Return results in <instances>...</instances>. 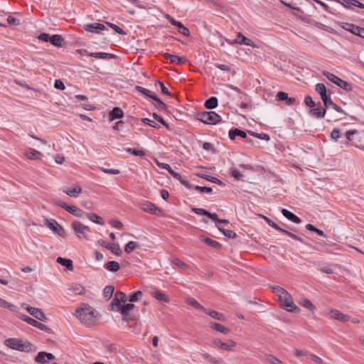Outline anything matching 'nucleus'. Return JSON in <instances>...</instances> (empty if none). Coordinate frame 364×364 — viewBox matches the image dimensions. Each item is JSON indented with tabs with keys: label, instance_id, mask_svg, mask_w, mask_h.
<instances>
[{
	"label": "nucleus",
	"instance_id": "nucleus-1",
	"mask_svg": "<svg viewBox=\"0 0 364 364\" xmlns=\"http://www.w3.org/2000/svg\"><path fill=\"white\" fill-rule=\"evenodd\" d=\"M75 312L80 321L87 326L93 325L97 321L96 311L88 305L76 309Z\"/></svg>",
	"mask_w": 364,
	"mask_h": 364
},
{
	"label": "nucleus",
	"instance_id": "nucleus-2",
	"mask_svg": "<svg viewBox=\"0 0 364 364\" xmlns=\"http://www.w3.org/2000/svg\"><path fill=\"white\" fill-rule=\"evenodd\" d=\"M4 344L14 350L23 352L31 351L32 344L20 338H10L5 341Z\"/></svg>",
	"mask_w": 364,
	"mask_h": 364
},
{
	"label": "nucleus",
	"instance_id": "nucleus-3",
	"mask_svg": "<svg viewBox=\"0 0 364 364\" xmlns=\"http://www.w3.org/2000/svg\"><path fill=\"white\" fill-rule=\"evenodd\" d=\"M316 91L320 94L321 100L324 104V106L327 107L328 106H331L332 109L336 110L338 112H343V110L341 107L334 103L330 96H328L326 93V88L325 85L322 83H318L316 85Z\"/></svg>",
	"mask_w": 364,
	"mask_h": 364
},
{
	"label": "nucleus",
	"instance_id": "nucleus-4",
	"mask_svg": "<svg viewBox=\"0 0 364 364\" xmlns=\"http://www.w3.org/2000/svg\"><path fill=\"white\" fill-rule=\"evenodd\" d=\"M279 301L281 306L289 312H299L300 309L293 301L291 295L286 290L282 294H279Z\"/></svg>",
	"mask_w": 364,
	"mask_h": 364
},
{
	"label": "nucleus",
	"instance_id": "nucleus-5",
	"mask_svg": "<svg viewBox=\"0 0 364 364\" xmlns=\"http://www.w3.org/2000/svg\"><path fill=\"white\" fill-rule=\"evenodd\" d=\"M196 119L204 124H216L221 121V117L214 111L198 112Z\"/></svg>",
	"mask_w": 364,
	"mask_h": 364
},
{
	"label": "nucleus",
	"instance_id": "nucleus-6",
	"mask_svg": "<svg viewBox=\"0 0 364 364\" xmlns=\"http://www.w3.org/2000/svg\"><path fill=\"white\" fill-rule=\"evenodd\" d=\"M323 75L325 76L329 81L343 89L344 90L348 92L352 90V85L349 84L348 82L343 80L338 76L332 74L328 71H323Z\"/></svg>",
	"mask_w": 364,
	"mask_h": 364
},
{
	"label": "nucleus",
	"instance_id": "nucleus-7",
	"mask_svg": "<svg viewBox=\"0 0 364 364\" xmlns=\"http://www.w3.org/2000/svg\"><path fill=\"white\" fill-rule=\"evenodd\" d=\"M71 227L77 237L87 239L88 234L90 232V229L88 226L76 220L72 223Z\"/></svg>",
	"mask_w": 364,
	"mask_h": 364
},
{
	"label": "nucleus",
	"instance_id": "nucleus-8",
	"mask_svg": "<svg viewBox=\"0 0 364 364\" xmlns=\"http://www.w3.org/2000/svg\"><path fill=\"white\" fill-rule=\"evenodd\" d=\"M44 225L62 237L66 235L65 229L54 219L44 218Z\"/></svg>",
	"mask_w": 364,
	"mask_h": 364
},
{
	"label": "nucleus",
	"instance_id": "nucleus-9",
	"mask_svg": "<svg viewBox=\"0 0 364 364\" xmlns=\"http://www.w3.org/2000/svg\"><path fill=\"white\" fill-rule=\"evenodd\" d=\"M21 307L25 309L28 312L29 314L33 316L35 318L38 319V321L43 322L46 321L47 318L41 309L30 306L25 303H23L21 304Z\"/></svg>",
	"mask_w": 364,
	"mask_h": 364
},
{
	"label": "nucleus",
	"instance_id": "nucleus-10",
	"mask_svg": "<svg viewBox=\"0 0 364 364\" xmlns=\"http://www.w3.org/2000/svg\"><path fill=\"white\" fill-rule=\"evenodd\" d=\"M18 318H21L22 321L28 323V324L33 326H35L42 331H44L47 333H50L51 332V329L50 328H48L47 326L37 321L36 320L29 317L27 315H25V314H18Z\"/></svg>",
	"mask_w": 364,
	"mask_h": 364
},
{
	"label": "nucleus",
	"instance_id": "nucleus-11",
	"mask_svg": "<svg viewBox=\"0 0 364 364\" xmlns=\"http://www.w3.org/2000/svg\"><path fill=\"white\" fill-rule=\"evenodd\" d=\"M158 165L168 171V173L176 179L178 180L181 184L185 186L188 188H193V186L187 181L184 180L180 173L176 172L168 164H161Z\"/></svg>",
	"mask_w": 364,
	"mask_h": 364
},
{
	"label": "nucleus",
	"instance_id": "nucleus-12",
	"mask_svg": "<svg viewBox=\"0 0 364 364\" xmlns=\"http://www.w3.org/2000/svg\"><path fill=\"white\" fill-rule=\"evenodd\" d=\"M34 360L38 364H49L50 361L55 360V356L50 353L41 351L38 353Z\"/></svg>",
	"mask_w": 364,
	"mask_h": 364
},
{
	"label": "nucleus",
	"instance_id": "nucleus-13",
	"mask_svg": "<svg viewBox=\"0 0 364 364\" xmlns=\"http://www.w3.org/2000/svg\"><path fill=\"white\" fill-rule=\"evenodd\" d=\"M135 308V305L133 304H127L122 305L119 307L117 311H119L123 316L124 321H134L136 319V316L132 315L129 313V311L134 309Z\"/></svg>",
	"mask_w": 364,
	"mask_h": 364
},
{
	"label": "nucleus",
	"instance_id": "nucleus-14",
	"mask_svg": "<svg viewBox=\"0 0 364 364\" xmlns=\"http://www.w3.org/2000/svg\"><path fill=\"white\" fill-rule=\"evenodd\" d=\"M230 44L233 45L235 43L240 45L250 46L253 48H257V46L252 41L250 38H246L242 33L237 34L236 38L232 42H228Z\"/></svg>",
	"mask_w": 364,
	"mask_h": 364
},
{
	"label": "nucleus",
	"instance_id": "nucleus-15",
	"mask_svg": "<svg viewBox=\"0 0 364 364\" xmlns=\"http://www.w3.org/2000/svg\"><path fill=\"white\" fill-rule=\"evenodd\" d=\"M141 208L144 211L151 214H155L156 215H160L161 214V210L155 205L149 201H145L141 204Z\"/></svg>",
	"mask_w": 364,
	"mask_h": 364
},
{
	"label": "nucleus",
	"instance_id": "nucleus-16",
	"mask_svg": "<svg viewBox=\"0 0 364 364\" xmlns=\"http://www.w3.org/2000/svg\"><path fill=\"white\" fill-rule=\"evenodd\" d=\"M127 301V297L125 293L122 291H117L114 294V298L112 302V305L118 309L123 304H125Z\"/></svg>",
	"mask_w": 364,
	"mask_h": 364
},
{
	"label": "nucleus",
	"instance_id": "nucleus-17",
	"mask_svg": "<svg viewBox=\"0 0 364 364\" xmlns=\"http://www.w3.org/2000/svg\"><path fill=\"white\" fill-rule=\"evenodd\" d=\"M166 18L168 20L170 23L173 26H176L178 28V32L185 36H190L189 30L185 27L180 21H176L171 16L167 15Z\"/></svg>",
	"mask_w": 364,
	"mask_h": 364
},
{
	"label": "nucleus",
	"instance_id": "nucleus-18",
	"mask_svg": "<svg viewBox=\"0 0 364 364\" xmlns=\"http://www.w3.org/2000/svg\"><path fill=\"white\" fill-rule=\"evenodd\" d=\"M329 314L331 318L338 320L341 322L345 323L350 321V316L346 314H343L341 311L336 309H332L330 311Z\"/></svg>",
	"mask_w": 364,
	"mask_h": 364
},
{
	"label": "nucleus",
	"instance_id": "nucleus-19",
	"mask_svg": "<svg viewBox=\"0 0 364 364\" xmlns=\"http://www.w3.org/2000/svg\"><path fill=\"white\" fill-rule=\"evenodd\" d=\"M85 31L91 33H99L100 31L105 30V26L100 23H89L84 26Z\"/></svg>",
	"mask_w": 364,
	"mask_h": 364
},
{
	"label": "nucleus",
	"instance_id": "nucleus-20",
	"mask_svg": "<svg viewBox=\"0 0 364 364\" xmlns=\"http://www.w3.org/2000/svg\"><path fill=\"white\" fill-rule=\"evenodd\" d=\"M163 55L165 59L169 60L171 63H174L176 64H182L186 62V59L185 58L180 57L176 55L165 53L163 54Z\"/></svg>",
	"mask_w": 364,
	"mask_h": 364
},
{
	"label": "nucleus",
	"instance_id": "nucleus-21",
	"mask_svg": "<svg viewBox=\"0 0 364 364\" xmlns=\"http://www.w3.org/2000/svg\"><path fill=\"white\" fill-rule=\"evenodd\" d=\"M340 4L346 9H351V6H355L360 9H364V4L357 0H341Z\"/></svg>",
	"mask_w": 364,
	"mask_h": 364
},
{
	"label": "nucleus",
	"instance_id": "nucleus-22",
	"mask_svg": "<svg viewBox=\"0 0 364 364\" xmlns=\"http://www.w3.org/2000/svg\"><path fill=\"white\" fill-rule=\"evenodd\" d=\"M63 192L70 197H76L77 194L80 193L82 192V188L80 186H77L75 188H70L68 186H65L62 189Z\"/></svg>",
	"mask_w": 364,
	"mask_h": 364
},
{
	"label": "nucleus",
	"instance_id": "nucleus-23",
	"mask_svg": "<svg viewBox=\"0 0 364 364\" xmlns=\"http://www.w3.org/2000/svg\"><path fill=\"white\" fill-rule=\"evenodd\" d=\"M150 294L154 298H155L156 299H157L158 301H160L161 302L169 303V301H170V299L167 295H166L165 294H164L158 290L151 291L150 292Z\"/></svg>",
	"mask_w": 364,
	"mask_h": 364
},
{
	"label": "nucleus",
	"instance_id": "nucleus-24",
	"mask_svg": "<svg viewBox=\"0 0 364 364\" xmlns=\"http://www.w3.org/2000/svg\"><path fill=\"white\" fill-rule=\"evenodd\" d=\"M282 213L285 218H287L288 220H291V222H293L294 223L298 224L301 222V220L299 217H297L293 213H291V211H289L285 208H283L282 210Z\"/></svg>",
	"mask_w": 364,
	"mask_h": 364
},
{
	"label": "nucleus",
	"instance_id": "nucleus-25",
	"mask_svg": "<svg viewBox=\"0 0 364 364\" xmlns=\"http://www.w3.org/2000/svg\"><path fill=\"white\" fill-rule=\"evenodd\" d=\"M26 156L30 160H39L42 156V154L34 149L29 148L26 151Z\"/></svg>",
	"mask_w": 364,
	"mask_h": 364
},
{
	"label": "nucleus",
	"instance_id": "nucleus-26",
	"mask_svg": "<svg viewBox=\"0 0 364 364\" xmlns=\"http://www.w3.org/2000/svg\"><path fill=\"white\" fill-rule=\"evenodd\" d=\"M203 311L207 315L210 316L211 318H213L214 319H216L218 321H222L225 320V316L223 314L219 313L216 311L205 309H203Z\"/></svg>",
	"mask_w": 364,
	"mask_h": 364
},
{
	"label": "nucleus",
	"instance_id": "nucleus-27",
	"mask_svg": "<svg viewBox=\"0 0 364 364\" xmlns=\"http://www.w3.org/2000/svg\"><path fill=\"white\" fill-rule=\"evenodd\" d=\"M210 327L212 329L223 334H228L230 332V330L228 328H225L224 326L218 323H210Z\"/></svg>",
	"mask_w": 364,
	"mask_h": 364
},
{
	"label": "nucleus",
	"instance_id": "nucleus-28",
	"mask_svg": "<svg viewBox=\"0 0 364 364\" xmlns=\"http://www.w3.org/2000/svg\"><path fill=\"white\" fill-rule=\"evenodd\" d=\"M90 56L95 57L96 58H100V59H113L116 57L115 55L112 53H89Z\"/></svg>",
	"mask_w": 364,
	"mask_h": 364
},
{
	"label": "nucleus",
	"instance_id": "nucleus-29",
	"mask_svg": "<svg viewBox=\"0 0 364 364\" xmlns=\"http://www.w3.org/2000/svg\"><path fill=\"white\" fill-rule=\"evenodd\" d=\"M64 38L60 35L56 34L50 36L49 42L54 46L61 47Z\"/></svg>",
	"mask_w": 364,
	"mask_h": 364
},
{
	"label": "nucleus",
	"instance_id": "nucleus-30",
	"mask_svg": "<svg viewBox=\"0 0 364 364\" xmlns=\"http://www.w3.org/2000/svg\"><path fill=\"white\" fill-rule=\"evenodd\" d=\"M218 105V98L215 97H211L205 102L204 106L208 109H213L217 107Z\"/></svg>",
	"mask_w": 364,
	"mask_h": 364
},
{
	"label": "nucleus",
	"instance_id": "nucleus-31",
	"mask_svg": "<svg viewBox=\"0 0 364 364\" xmlns=\"http://www.w3.org/2000/svg\"><path fill=\"white\" fill-rule=\"evenodd\" d=\"M124 112L119 107H114L110 112H109V118L111 120H114L116 119H120L123 117Z\"/></svg>",
	"mask_w": 364,
	"mask_h": 364
},
{
	"label": "nucleus",
	"instance_id": "nucleus-32",
	"mask_svg": "<svg viewBox=\"0 0 364 364\" xmlns=\"http://www.w3.org/2000/svg\"><path fill=\"white\" fill-rule=\"evenodd\" d=\"M104 267L106 269L112 272H116L120 268L119 262L116 261H109L106 263Z\"/></svg>",
	"mask_w": 364,
	"mask_h": 364
},
{
	"label": "nucleus",
	"instance_id": "nucleus-33",
	"mask_svg": "<svg viewBox=\"0 0 364 364\" xmlns=\"http://www.w3.org/2000/svg\"><path fill=\"white\" fill-rule=\"evenodd\" d=\"M57 262L60 264L61 265L65 267L69 270H73V261L70 259H65L60 257L57 258Z\"/></svg>",
	"mask_w": 364,
	"mask_h": 364
},
{
	"label": "nucleus",
	"instance_id": "nucleus-34",
	"mask_svg": "<svg viewBox=\"0 0 364 364\" xmlns=\"http://www.w3.org/2000/svg\"><path fill=\"white\" fill-rule=\"evenodd\" d=\"M338 25L343 29L350 31L351 33L354 34L355 33L356 31L358 30V26H355L353 23H344L341 22L339 23Z\"/></svg>",
	"mask_w": 364,
	"mask_h": 364
},
{
	"label": "nucleus",
	"instance_id": "nucleus-35",
	"mask_svg": "<svg viewBox=\"0 0 364 364\" xmlns=\"http://www.w3.org/2000/svg\"><path fill=\"white\" fill-rule=\"evenodd\" d=\"M216 227L225 237L228 238H235L237 236L236 233L232 230L225 229L218 224H216Z\"/></svg>",
	"mask_w": 364,
	"mask_h": 364
},
{
	"label": "nucleus",
	"instance_id": "nucleus-36",
	"mask_svg": "<svg viewBox=\"0 0 364 364\" xmlns=\"http://www.w3.org/2000/svg\"><path fill=\"white\" fill-rule=\"evenodd\" d=\"M326 108H314L309 111V114L316 117V118L323 117L326 114Z\"/></svg>",
	"mask_w": 364,
	"mask_h": 364
},
{
	"label": "nucleus",
	"instance_id": "nucleus-37",
	"mask_svg": "<svg viewBox=\"0 0 364 364\" xmlns=\"http://www.w3.org/2000/svg\"><path fill=\"white\" fill-rule=\"evenodd\" d=\"M114 291V287L112 285L106 286L103 289V297L106 301H108L112 296Z\"/></svg>",
	"mask_w": 364,
	"mask_h": 364
},
{
	"label": "nucleus",
	"instance_id": "nucleus-38",
	"mask_svg": "<svg viewBox=\"0 0 364 364\" xmlns=\"http://www.w3.org/2000/svg\"><path fill=\"white\" fill-rule=\"evenodd\" d=\"M67 211L76 217H82L84 211L74 205H69Z\"/></svg>",
	"mask_w": 364,
	"mask_h": 364
},
{
	"label": "nucleus",
	"instance_id": "nucleus-39",
	"mask_svg": "<svg viewBox=\"0 0 364 364\" xmlns=\"http://www.w3.org/2000/svg\"><path fill=\"white\" fill-rule=\"evenodd\" d=\"M200 240L215 249L220 248L221 247V245L218 242H217L216 240H212L209 237H204L201 236Z\"/></svg>",
	"mask_w": 364,
	"mask_h": 364
},
{
	"label": "nucleus",
	"instance_id": "nucleus-40",
	"mask_svg": "<svg viewBox=\"0 0 364 364\" xmlns=\"http://www.w3.org/2000/svg\"><path fill=\"white\" fill-rule=\"evenodd\" d=\"M87 216L90 220H91L93 223L100 224V225H104L105 222L102 218L100 217L95 213H90L87 214Z\"/></svg>",
	"mask_w": 364,
	"mask_h": 364
},
{
	"label": "nucleus",
	"instance_id": "nucleus-41",
	"mask_svg": "<svg viewBox=\"0 0 364 364\" xmlns=\"http://www.w3.org/2000/svg\"><path fill=\"white\" fill-rule=\"evenodd\" d=\"M105 247L117 256L121 255L122 253V251L119 245L108 244L105 246Z\"/></svg>",
	"mask_w": 364,
	"mask_h": 364
},
{
	"label": "nucleus",
	"instance_id": "nucleus-42",
	"mask_svg": "<svg viewBox=\"0 0 364 364\" xmlns=\"http://www.w3.org/2000/svg\"><path fill=\"white\" fill-rule=\"evenodd\" d=\"M0 306L4 309H9L12 312H15L17 309V307L15 305L9 303L8 301L1 298H0Z\"/></svg>",
	"mask_w": 364,
	"mask_h": 364
},
{
	"label": "nucleus",
	"instance_id": "nucleus-43",
	"mask_svg": "<svg viewBox=\"0 0 364 364\" xmlns=\"http://www.w3.org/2000/svg\"><path fill=\"white\" fill-rule=\"evenodd\" d=\"M213 343L218 348H222L227 351L231 350V348H229V343H224L220 339H214Z\"/></svg>",
	"mask_w": 364,
	"mask_h": 364
},
{
	"label": "nucleus",
	"instance_id": "nucleus-44",
	"mask_svg": "<svg viewBox=\"0 0 364 364\" xmlns=\"http://www.w3.org/2000/svg\"><path fill=\"white\" fill-rule=\"evenodd\" d=\"M70 290L77 295H82L85 294V289L83 286H82L80 284H74L71 288Z\"/></svg>",
	"mask_w": 364,
	"mask_h": 364
},
{
	"label": "nucleus",
	"instance_id": "nucleus-45",
	"mask_svg": "<svg viewBox=\"0 0 364 364\" xmlns=\"http://www.w3.org/2000/svg\"><path fill=\"white\" fill-rule=\"evenodd\" d=\"M299 304L301 306H304V307H305V308H306V309H309L311 311H314L315 309V306L308 299H300L299 301Z\"/></svg>",
	"mask_w": 364,
	"mask_h": 364
},
{
	"label": "nucleus",
	"instance_id": "nucleus-46",
	"mask_svg": "<svg viewBox=\"0 0 364 364\" xmlns=\"http://www.w3.org/2000/svg\"><path fill=\"white\" fill-rule=\"evenodd\" d=\"M139 245L136 242L134 241H130L124 247V251L129 254L132 252H133L136 247H138Z\"/></svg>",
	"mask_w": 364,
	"mask_h": 364
},
{
	"label": "nucleus",
	"instance_id": "nucleus-47",
	"mask_svg": "<svg viewBox=\"0 0 364 364\" xmlns=\"http://www.w3.org/2000/svg\"><path fill=\"white\" fill-rule=\"evenodd\" d=\"M142 295H143V293L141 291H137L136 292L132 293L129 295V301L130 302L138 301L139 299H141Z\"/></svg>",
	"mask_w": 364,
	"mask_h": 364
},
{
	"label": "nucleus",
	"instance_id": "nucleus-48",
	"mask_svg": "<svg viewBox=\"0 0 364 364\" xmlns=\"http://www.w3.org/2000/svg\"><path fill=\"white\" fill-rule=\"evenodd\" d=\"M187 303L197 309L203 311V309H205L202 305H200L196 299L193 298H188L187 299Z\"/></svg>",
	"mask_w": 364,
	"mask_h": 364
},
{
	"label": "nucleus",
	"instance_id": "nucleus-49",
	"mask_svg": "<svg viewBox=\"0 0 364 364\" xmlns=\"http://www.w3.org/2000/svg\"><path fill=\"white\" fill-rule=\"evenodd\" d=\"M134 89L139 93L143 94L149 98L152 95V92L150 90H149L143 87H141V86L136 85V86H135Z\"/></svg>",
	"mask_w": 364,
	"mask_h": 364
},
{
	"label": "nucleus",
	"instance_id": "nucleus-50",
	"mask_svg": "<svg viewBox=\"0 0 364 364\" xmlns=\"http://www.w3.org/2000/svg\"><path fill=\"white\" fill-rule=\"evenodd\" d=\"M126 151L128 153H130L134 156H140V157H144L145 156V152L142 150H138V149H135L128 148L126 149Z\"/></svg>",
	"mask_w": 364,
	"mask_h": 364
},
{
	"label": "nucleus",
	"instance_id": "nucleus-51",
	"mask_svg": "<svg viewBox=\"0 0 364 364\" xmlns=\"http://www.w3.org/2000/svg\"><path fill=\"white\" fill-rule=\"evenodd\" d=\"M141 121L144 124H147L151 127L156 128V129H159L160 127V126L156 122H155L153 120L149 119V118H142L141 119Z\"/></svg>",
	"mask_w": 364,
	"mask_h": 364
},
{
	"label": "nucleus",
	"instance_id": "nucleus-52",
	"mask_svg": "<svg viewBox=\"0 0 364 364\" xmlns=\"http://www.w3.org/2000/svg\"><path fill=\"white\" fill-rule=\"evenodd\" d=\"M264 220H266V222L267 223V224H268L270 227H272V228H274L275 230H279V231H280V232H284V230H285V229H283V228H280L279 225H277L275 223H274V222H273L272 220H270L269 218H267V217H264Z\"/></svg>",
	"mask_w": 364,
	"mask_h": 364
},
{
	"label": "nucleus",
	"instance_id": "nucleus-53",
	"mask_svg": "<svg viewBox=\"0 0 364 364\" xmlns=\"http://www.w3.org/2000/svg\"><path fill=\"white\" fill-rule=\"evenodd\" d=\"M266 358L267 360L272 364H283L282 362L272 354H267Z\"/></svg>",
	"mask_w": 364,
	"mask_h": 364
},
{
	"label": "nucleus",
	"instance_id": "nucleus-54",
	"mask_svg": "<svg viewBox=\"0 0 364 364\" xmlns=\"http://www.w3.org/2000/svg\"><path fill=\"white\" fill-rule=\"evenodd\" d=\"M172 262L175 265H176L178 267L183 269H187L188 267V265L186 263H185L184 262L180 260L178 258H174L173 259Z\"/></svg>",
	"mask_w": 364,
	"mask_h": 364
},
{
	"label": "nucleus",
	"instance_id": "nucleus-55",
	"mask_svg": "<svg viewBox=\"0 0 364 364\" xmlns=\"http://www.w3.org/2000/svg\"><path fill=\"white\" fill-rule=\"evenodd\" d=\"M283 233L286 234L287 235H288L289 237H290L291 238H292L294 240H296L299 241L300 242L304 243V240L301 237L298 236L287 230H284Z\"/></svg>",
	"mask_w": 364,
	"mask_h": 364
},
{
	"label": "nucleus",
	"instance_id": "nucleus-56",
	"mask_svg": "<svg viewBox=\"0 0 364 364\" xmlns=\"http://www.w3.org/2000/svg\"><path fill=\"white\" fill-rule=\"evenodd\" d=\"M107 24L112 28H113L116 33H119V34H121V35H125L126 34V32L122 29L120 27H119L118 26L114 24V23H107Z\"/></svg>",
	"mask_w": 364,
	"mask_h": 364
},
{
	"label": "nucleus",
	"instance_id": "nucleus-57",
	"mask_svg": "<svg viewBox=\"0 0 364 364\" xmlns=\"http://www.w3.org/2000/svg\"><path fill=\"white\" fill-rule=\"evenodd\" d=\"M249 133L254 136H256L260 139H264V140H266V141H268L269 139V136L268 134H264V133H260V134H257V133H255V132H249Z\"/></svg>",
	"mask_w": 364,
	"mask_h": 364
},
{
	"label": "nucleus",
	"instance_id": "nucleus-58",
	"mask_svg": "<svg viewBox=\"0 0 364 364\" xmlns=\"http://www.w3.org/2000/svg\"><path fill=\"white\" fill-rule=\"evenodd\" d=\"M192 211L197 214V215H205L207 216L208 215V211L203 209V208H192Z\"/></svg>",
	"mask_w": 364,
	"mask_h": 364
},
{
	"label": "nucleus",
	"instance_id": "nucleus-59",
	"mask_svg": "<svg viewBox=\"0 0 364 364\" xmlns=\"http://www.w3.org/2000/svg\"><path fill=\"white\" fill-rule=\"evenodd\" d=\"M230 174L237 180L241 179V178L243 176V175L240 172V171L236 168H232L230 170Z\"/></svg>",
	"mask_w": 364,
	"mask_h": 364
},
{
	"label": "nucleus",
	"instance_id": "nucleus-60",
	"mask_svg": "<svg viewBox=\"0 0 364 364\" xmlns=\"http://www.w3.org/2000/svg\"><path fill=\"white\" fill-rule=\"evenodd\" d=\"M194 189L196 191H200V193H210L213 191L212 188L210 187H203V186H194Z\"/></svg>",
	"mask_w": 364,
	"mask_h": 364
},
{
	"label": "nucleus",
	"instance_id": "nucleus-61",
	"mask_svg": "<svg viewBox=\"0 0 364 364\" xmlns=\"http://www.w3.org/2000/svg\"><path fill=\"white\" fill-rule=\"evenodd\" d=\"M153 117L157 120L159 122H160L163 126L166 127L167 129H168V124L164 121V119L161 117L159 116L158 114L156 113H153L152 114Z\"/></svg>",
	"mask_w": 364,
	"mask_h": 364
},
{
	"label": "nucleus",
	"instance_id": "nucleus-62",
	"mask_svg": "<svg viewBox=\"0 0 364 364\" xmlns=\"http://www.w3.org/2000/svg\"><path fill=\"white\" fill-rule=\"evenodd\" d=\"M288 97V93L284 92H279L276 96V100L281 101H287Z\"/></svg>",
	"mask_w": 364,
	"mask_h": 364
},
{
	"label": "nucleus",
	"instance_id": "nucleus-63",
	"mask_svg": "<svg viewBox=\"0 0 364 364\" xmlns=\"http://www.w3.org/2000/svg\"><path fill=\"white\" fill-rule=\"evenodd\" d=\"M109 224L116 228L122 229L123 228V224L118 220L112 219L109 221Z\"/></svg>",
	"mask_w": 364,
	"mask_h": 364
},
{
	"label": "nucleus",
	"instance_id": "nucleus-64",
	"mask_svg": "<svg viewBox=\"0 0 364 364\" xmlns=\"http://www.w3.org/2000/svg\"><path fill=\"white\" fill-rule=\"evenodd\" d=\"M304 103L306 106L310 107H314L316 105L315 102L309 95L305 96Z\"/></svg>",
	"mask_w": 364,
	"mask_h": 364
}]
</instances>
